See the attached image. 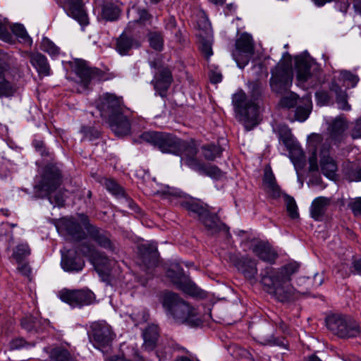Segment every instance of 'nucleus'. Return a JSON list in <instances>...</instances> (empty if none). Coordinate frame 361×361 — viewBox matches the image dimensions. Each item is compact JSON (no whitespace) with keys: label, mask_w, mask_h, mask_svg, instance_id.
Masks as SVG:
<instances>
[{"label":"nucleus","mask_w":361,"mask_h":361,"mask_svg":"<svg viewBox=\"0 0 361 361\" xmlns=\"http://www.w3.org/2000/svg\"><path fill=\"white\" fill-rule=\"evenodd\" d=\"M348 128V122L345 118L341 116L336 118L329 127V137L325 140L322 139V142L329 141V145L334 142L335 145L342 142L346 137V129Z\"/></svg>","instance_id":"nucleus-16"},{"label":"nucleus","mask_w":361,"mask_h":361,"mask_svg":"<svg viewBox=\"0 0 361 361\" xmlns=\"http://www.w3.org/2000/svg\"><path fill=\"white\" fill-rule=\"evenodd\" d=\"M132 37L123 33L116 41V50L121 55H126L133 47Z\"/></svg>","instance_id":"nucleus-42"},{"label":"nucleus","mask_w":361,"mask_h":361,"mask_svg":"<svg viewBox=\"0 0 361 361\" xmlns=\"http://www.w3.org/2000/svg\"><path fill=\"white\" fill-rule=\"evenodd\" d=\"M179 145L178 153L176 155L183 156L185 164L194 170L196 168V165H198L201 161V160L197 158L198 151L195 143L180 140Z\"/></svg>","instance_id":"nucleus-17"},{"label":"nucleus","mask_w":361,"mask_h":361,"mask_svg":"<svg viewBox=\"0 0 361 361\" xmlns=\"http://www.w3.org/2000/svg\"><path fill=\"white\" fill-rule=\"evenodd\" d=\"M51 361H78L75 355L64 346H56L49 352Z\"/></svg>","instance_id":"nucleus-34"},{"label":"nucleus","mask_w":361,"mask_h":361,"mask_svg":"<svg viewBox=\"0 0 361 361\" xmlns=\"http://www.w3.org/2000/svg\"><path fill=\"white\" fill-rule=\"evenodd\" d=\"M33 145L41 156L42 157H49L50 153L49 150L46 148L45 145L43 141L41 140H34Z\"/></svg>","instance_id":"nucleus-59"},{"label":"nucleus","mask_w":361,"mask_h":361,"mask_svg":"<svg viewBox=\"0 0 361 361\" xmlns=\"http://www.w3.org/2000/svg\"><path fill=\"white\" fill-rule=\"evenodd\" d=\"M149 42L152 48L157 51L163 49L164 39L161 32H152L149 33Z\"/></svg>","instance_id":"nucleus-47"},{"label":"nucleus","mask_w":361,"mask_h":361,"mask_svg":"<svg viewBox=\"0 0 361 361\" xmlns=\"http://www.w3.org/2000/svg\"><path fill=\"white\" fill-rule=\"evenodd\" d=\"M97 107L102 118H109L123 111L122 97L114 94H103L97 101Z\"/></svg>","instance_id":"nucleus-12"},{"label":"nucleus","mask_w":361,"mask_h":361,"mask_svg":"<svg viewBox=\"0 0 361 361\" xmlns=\"http://www.w3.org/2000/svg\"><path fill=\"white\" fill-rule=\"evenodd\" d=\"M236 267L247 279H254L257 274L255 260L247 257L239 259L236 263Z\"/></svg>","instance_id":"nucleus-32"},{"label":"nucleus","mask_w":361,"mask_h":361,"mask_svg":"<svg viewBox=\"0 0 361 361\" xmlns=\"http://www.w3.org/2000/svg\"><path fill=\"white\" fill-rule=\"evenodd\" d=\"M61 181L59 169L54 164H47L44 169L40 181L35 186V197H48L54 207H63L65 202L63 194L57 192L53 197L50 196V194L60 186Z\"/></svg>","instance_id":"nucleus-4"},{"label":"nucleus","mask_w":361,"mask_h":361,"mask_svg":"<svg viewBox=\"0 0 361 361\" xmlns=\"http://www.w3.org/2000/svg\"><path fill=\"white\" fill-rule=\"evenodd\" d=\"M350 274L361 275V258L353 257L349 271H345L344 276Z\"/></svg>","instance_id":"nucleus-55"},{"label":"nucleus","mask_w":361,"mask_h":361,"mask_svg":"<svg viewBox=\"0 0 361 361\" xmlns=\"http://www.w3.org/2000/svg\"><path fill=\"white\" fill-rule=\"evenodd\" d=\"M21 325L28 332H39L43 329L44 326L47 325V321L29 316L21 320Z\"/></svg>","instance_id":"nucleus-38"},{"label":"nucleus","mask_w":361,"mask_h":361,"mask_svg":"<svg viewBox=\"0 0 361 361\" xmlns=\"http://www.w3.org/2000/svg\"><path fill=\"white\" fill-rule=\"evenodd\" d=\"M180 204L188 212L197 214L199 219L204 215L207 209V208L194 199L180 201Z\"/></svg>","instance_id":"nucleus-40"},{"label":"nucleus","mask_w":361,"mask_h":361,"mask_svg":"<svg viewBox=\"0 0 361 361\" xmlns=\"http://www.w3.org/2000/svg\"><path fill=\"white\" fill-rule=\"evenodd\" d=\"M200 49L207 59L213 54V31L210 26L205 30H201L199 33Z\"/></svg>","instance_id":"nucleus-26"},{"label":"nucleus","mask_w":361,"mask_h":361,"mask_svg":"<svg viewBox=\"0 0 361 361\" xmlns=\"http://www.w3.org/2000/svg\"><path fill=\"white\" fill-rule=\"evenodd\" d=\"M11 30L16 37L23 40L24 42H31V39L22 24H14L11 26Z\"/></svg>","instance_id":"nucleus-49"},{"label":"nucleus","mask_w":361,"mask_h":361,"mask_svg":"<svg viewBox=\"0 0 361 361\" xmlns=\"http://www.w3.org/2000/svg\"><path fill=\"white\" fill-rule=\"evenodd\" d=\"M138 250L142 262L147 267H154L157 264L159 255L155 242L141 244L138 246Z\"/></svg>","instance_id":"nucleus-21"},{"label":"nucleus","mask_w":361,"mask_h":361,"mask_svg":"<svg viewBox=\"0 0 361 361\" xmlns=\"http://www.w3.org/2000/svg\"><path fill=\"white\" fill-rule=\"evenodd\" d=\"M60 229L73 240H80L85 238V232L81 226L73 218L63 219L61 221Z\"/></svg>","instance_id":"nucleus-22"},{"label":"nucleus","mask_w":361,"mask_h":361,"mask_svg":"<svg viewBox=\"0 0 361 361\" xmlns=\"http://www.w3.org/2000/svg\"><path fill=\"white\" fill-rule=\"evenodd\" d=\"M263 185L266 191L269 192L274 198H276L280 196V188L276 183L275 176L270 169H266L264 171Z\"/></svg>","instance_id":"nucleus-36"},{"label":"nucleus","mask_w":361,"mask_h":361,"mask_svg":"<svg viewBox=\"0 0 361 361\" xmlns=\"http://www.w3.org/2000/svg\"><path fill=\"white\" fill-rule=\"evenodd\" d=\"M253 52L252 36L246 32L241 34L235 42V50L233 52V57L240 68H243L248 63Z\"/></svg>","instance_id":"nucleus-11"},{"label":"nucleus","mask_w":361,"mask_h":361,"mask_svg":"<svg viewBox=\"0 0 361 361\" xmlns=\"http://www.w3.org/2000/svg\"><path fill=\"white\" fill-rule=\"evenodd\" d=\"M79 219L87 231L89 237L100 247L114 252L116 250L115 243L111 240L110 234L95 226L90 224L87 216L84 214H78Z\"/></svg>","instance_id":"nucleus-10"},{"label":"nucleus","mask_w":361,"mask_h":361,"mask_svg":"<svg viewBox=\"0 0 361 361\" xmlns=\"http://www.w3.org/2000/svg\"><path fill=\"white\" fill-rule=\"evenodd\" d=\"M298 99V95L293 92H290L288 95L281 98L280 104L283 107L293 108L297 104Z\"/></svg>","instance_id":"nucleus-52"},{"label":"nucleus","mask_w":361,"mask_h":361,"mask_svg":"<svg viewBox=\"0 0 361 361\" xmlns=\"http://www.w3.org/2000/svg\"><path fill=\"white\" fill-rule=\"evenodd\" d=\"M143 347L145 350H152L157 344L159 338L158 326L155 324L149 325L143 331Z\"/></svg>","instance_id":"nucleus-35"},{"label":"nucleus","mask_w":361,"mask_h":361,"mask_svg":"<svg viewBox=\"0 0 361 361\" xmlns=\"http://www.w3.org/2000/svg\"><path fill=\"white\" fill-rule=\"evenodd\" d=\"M104 186L109 192L116 195H123L122 188L113 180L106 179L104 180Z\"/></svg>","instance_id":"nucleus-56"},{"label":"nucleus","mask_w":361,"mask_h":361,"mask_svg":"<svg viewBox=\"0 0 361 361\" xmlns=\"http://www.w3.org/2000/svg\"><path fill=\"white\" fill-rule=\"evenodd\" d=\"M40 48L51 56H56L59 54V48L47 37L42 38Z\"/></svg>","instance_id":"nucleus-46"},{"label":"nucleus","mask_w":361,"mask_h":361,"mask_svg":"<svg viewBox=\"0 0 361 361\" xmlns=\"http://www.w3.org/2000/svg\"><path fill=\"white\" fill-rule=\"evenodd\" d=\"M85 265L84 261L75 256V253L68 251L66 255L62 252L61 267L66 271H81Z\"/></svg>","instance_id":"nucleus-28"},{"label":"nucleus","mask_w":361,"mask_h":361,"mask_svg":"<svg viewBox=\"0 0 361 361\" xmlns=\"http://www.w3.org/2000/svg\"><path fill=\"white\" fill-rule=\"evenodd\" d=\"M348 207L355 215H361V197L357 198L349 202Z\"/></svg>","instance_id":"nucleus-61"},{"label":"nucleus","mask_w":361,"mask_h":361,"mask_svg":"<svg viewBox=\"0 0 361 361\" xmlns=\"http://www.w3.org/2000/svg\"><path fill=\"white\" fill-rule=\"evenodd\" d=\"M94 293L89 290H63L60 292L61 300L72 307L88 305L94 300Z\"/></svg>","instance_id":"nucleus-14"},{"label":"nucleus","mask_w":361,"mask_h":361,"mask_svg":"<svg viewBox=\"0 0 361 361\" xmlns=\"http://www.w3.org/2000/svg\"><path fill=\"white\" fill-rule=\"evenodd\" d=\"M194 171L198 172L202 175L209 176L212 178L219 179L222 177L223 173L221 169L214 165L206 164L202 161L198 165H196V168Z\"/></svg>","instance_id":"nucleus-39"},{"label":"nucleus","mask_w":361,"mask_h":361,"mask_svg":"<svg viewBox=\"0 0 361 361\" xmlns=\"http://www.w3.org/2000/svg\"><path fill=\"white\" fill-rule=\"evenodd\" d=\"M81 132L84 134V137L89 140H94L98 138L100 135L99 131L92 127L83 126L81 128Z\"/></svg>","instance_id":"nucleus-57"},{"label":"nucleus","mask_w":361,"mask_h":361,"mask_svg":"<svg viewBox=\"0 0 361 361\" xmlns=\"http://www.w3.org/2000/svg\"><path fill=\"white\" fill-rule=\"evenodd\" d=\"M33 343L26 342L23 338H18L10 342V348L11 350H17L20 348H29L33 346Z\"/></svg>","instance_id":"nucleus-58"},{"label":"nucleus","mask_w":361,"mask_h":361,"mask_svg":"<svg viewBox=\"0 0 361 361\" xmlns=\"http://www.w3.org/2000/svg\"><path fill=\"white\" fill-rule=\"evenodd\" d=\"M91 327L94 345L97 348L107 347L111 343L115 335L109 324L105 322H97Z\"/></svg>","instance_id":"nucleus-15"},{"label":"nucleus","mask_w":361,"mask_h":361,"mask_svg":"<svg viewBox=\"0 0 361 361\" xmlns=\"http://www.w3.org/2000/svg\"><path fill=\"white\" fill-rule=\"evenodd\" d=\"M200 220L204 226L212 233H216L223 227L226 226V225L220 221L217 214H212L208 209L206 210L204 215L200 218Z\"/></svg>","instance_id":"nucleus-33"},{"label":"nucleus","mask_w":361,"mask_h":361,"mask_svg":"<svg viewBox=\"0 0 361 361\" xmlns=\"http://www.w3.org/2000/svg\"><path fill=\"white\" fill-rule=\"evenodd\" d=\"M209 80L212 83L216 84L221 81L222 75L220 72L211 71L209 74Z\"/></svg>","instance_id":"nucleus-62"},{"label":"nucleus","mask_w":361,"mask_h":361,"mask_svg":"<svg viewBox=\"0 0 361 361\" xmlns=\"http://www.w3.org/2000/svg\"><path fill=\"white\" fill-rule=\"evenodd\" d=\"M270 73L269 85L271 91L277 94L288 92L293 78L292 57L288 52L283 54L281 59L271 69Z\"/></svg>","instance_id":"nucleus-5"},{"label":"nucleus","mask_w":361,"mask_h":361,"mask_svg":"<svg viewBox=\"0 0 361 361\" xmlns=\"http://www.w3.org/2000/svg\"><path fill=\"white\" fill-rule=\"evenodd\" d=\"M302 105H300L296 108L295 110V118L299 121H305L309 116L312 104L309 97L302 98Z\"/></svg>","instance_id":"nucleus-41"},{"label":"nucleus","mask_w":361,"mask_h":361,"mask_svg":"<svg viewBox=\"0 0 361 361\" xmlns=\"http://www.w3.org/2000/svg\"><path fill=\"white\" fill-rule=\"evenodd\" d=\"M252 251L261 260L271 264L274 263L278 255L267 243L257 242L252 245Z\"/></svg>","instance_id":"nucleus-24"},{"label":"nucleus","mask_w":361,"mask_h":361,"mask_svg":"<svg viewBox=\"0 0 361 361\" xmlns=\"http://www.w3.org/2000/svg\"><path fill=\"white\" fill-rule=\"evenodd\" d=\"M162 304L167 313L178 323L186 324L190 326H198L202 323L197 310L176 293H166Z\"/></svg>","instance_id":"nucleus-3"},{"label":"nucleus","mask_w":361,"mask_h":361,"mask_svg":"<svg viewBox=\"0 0 361 361\" xmlns=\"http://www.w3.org/2000/svg\"><path fill=\"white\" fill-rule=\"evenodd\" d=\"M76 73L80 78L84 87H87L91 80L99 76L101 71L96 68H90L85 63L81 62L77 66Z\"/></svg>","instance_id":"nucleus-31"},{"label":"nucleus","mask_w":361,"mask_h":361,"mask_svg":"<svg viewBox=\"0 0 361 361\" xmlns=\"http://www.w3.org/2000/svg\"><path fill=\"white\" fill-rule=\"evenodd\" d=\"M142 142L149 143L159 149L162 153L176 154L180 140L176 136L164 132L147 131L140 136Z\"/></svg>","instance_id":"nucleus-8"},{"label":"nucleus","mask_w":361,"mask_h":361,"mask_svg":"<svg viewBox=\"0 0 361 361\" xmlns=\"http://www.w3.org/2000/svg\"><path fill=\"white\" fill-rule=\"evenodd\" d=\"M165 27L166 30L173 31L176 27V21L173 16L169 17L165 24Z\"/></svg>","instance_id":"nucleus-64"},{"label":"nucleus","mask_w":361,"mask_h":361,"mask_svg":"<svg viewBox=\"0 0 361 361\" xmlns=\"http://www.w3.org/2000/svg\"><path fill=\"white\" fill-rule=\"evenodd\" d=\"M300 265L291 262L279 269L267 267L261 271L260 283L269 295L281 302H288L296 298L297 293L305 294L312 288V279L300 277L298 279V286L300 289L295 288L290 281L292 276L298 271Z\"/></svg>","instance_id":"nucleus-1"},{"label":"nucleus","mask_w":361,"mask_h":361,"mask_svg":"<svg viewBox=\"0 0 361 361\" xmlns=\"http://www.w3.org/2000/svg\"><path fill=\"white\" fill-rule=\"evenodd\" d=\"M101 7V16L107 21H114L118 19L121 9L112 0H96Z\"/></svg>","instance_id":"nucleus-25"},{"label":"nucleus","mask_w":361,"mask_h":361,"mask_svg":"<svg viewBox=\"0 0 361 361\" xmlns=\"http://www.w3.org/2000/svg\"><path fill=\"white\" fill-rule=\"evenodd\" d=\"M202 156L207 161H214L216 158L221 157L223 149L219 143L203 145L201 148Z\"/></svg>","instance_id":"nucleus-37"},{"label":"nucleus","mask_w":361,"mask_h":361,"mask_svg":"<svg viewBox=\"0 0 361 361\" xmlns=\"http://www.w3.org/2000/svg\"><path fill=\"white\" fill-rule=\"evenodd\" d=\"M314 61L310 57L298 56L295 57L297 79L305 82L312 77V70L316 68Z\"/></svg>","instance_id":"nucleus-19"},{"label":"nucleus","mask_w":361,"mask_h":361,"mask_svg":"<svg viewBox=\"0 0 361 361\" xmlns=\"http://www.w3.org/2000/svg\"><path fill=\"white\" fill-rule=\"evenodd\" d=\"M232 103L247 130H251L258 124V106L253 101L248 100L243 90L233 95Z\"/></svg>","instance_id":"nucleus-7"},{"label":"nucleus","mask_w":361,"mask_h":361,"mask_svg":"<svg viewBox=\"0 0 361 361\" xmlns=\"http://www.w3.org/2000/svg\"><path fill=\"white\" fill-rule=\"evenodd\" d=\"M340 75L345 82H347L352 88H354L360 81V78L357 74L353 73L350 71L342 70L340 71Z\"/></svg>","instance_id":"nucleus-48"},{"label":"nucleus","mask_w":361,"mask_h":361,"mask_svg":"<svg viewBox=\"0 0 361 361\" xmlns=\"http://www.w3.org/2000/svg\"><path fill=\"white\" fill-rule=\"evenodd\" d=\"M30 62L37 70L40 76H48L51 73V68L47 57L41 53H32Z\"/></svg>","instance_id":"nucleus-29"},{"label":"nucleus","mask_w":361,"mask_h":361,"mask_svg":"<svg viewBox=\"0 0 361 361\" xmlns=\"http://www.w3.org/2000/svg\"><path fill=\"white\" fill-rule=\"evenodd\" d=\"M284 201L289 216L291 219H297L299 216L298 206L294 198L286 194L284 195Z\"/></svg>","instance_id":"nucleus-45"},{"label":"nucleus","mask_w":361,"mask_h":361,"mask_svg":"<svg viewBox=\"0 0 361 361\" xmlns=\"http://www.w3.org/2000/svg\"><path fill=\"white\" fill-rule=\"evenodd\" d=\"M336 103L338 108L344 111H350L351 109L350 105L348 102V95L345 92L340 90L336 95Z\"/></svg>","instance_id":"nucleus-53"},{"label":"nucleus","mask_w":361,"mask_h":361,"mask_svg":"<svg viewBox=\"0 0 361 361\" xmlns=\"http://www.w3.org/2000/svg\"><path fill=\"white\" fill-rule=\"evenodd\" d=\"M310 149L312 151L309 158L310 171L318 170L317 153L319 151L320 167L322 173L330 179H333L338 169L335 160L329 156L330 145L328 140L322 142V137L319 134H312L308 138Z\"/></svg>","instance_id":"nucleus-2"},{"label":"nucleus","mask_w":361,"mask_h":361,"mask_svg":"<svg viewBox=\"0 0 361 361\" xmlns=\"http://www.w3.org/2000/svg\"><path fill=\"white\" fill-rule=\"evenodd\" d=\"M172 81L171 72L168 68H163L154 75L152 84L159 95L161 97H165Z\"/></svg>","instance_id":"nucleus-18"},{"label":"nucleus","mask_w":361,"mask_h":361,"mask_svg":"<svg viewBox=\"0 0 361 361\" xmlns=\"http://www.w3.org/2000/svg\"><path fill=\"white\" fill-rule=\"evenodd\" d=\"M11 57L0 49V98L12 96L16 92L15 85L11 80L9 68Z\"/></svg>","instance_id":"nucleus-13"},{"label":"nucleus","mask_w":361,"mask_h":361,"mask_svg":"<svg viewBox=\"0 0 361 361\" xmlns=\"http://www.w3.org/2000/svg\"><path fill=\"white\" fill-rule=\"evenodd\" d=\"M77 252L90 259L93 264H106L107 258L102 253L96 250L92 245L87 243H82L78 247Z\"/></svg>","instance_id":"nucleus-27"},{"label":"nucleus","mask_w":361,"mask_h":361,"mask_svg":"<svg viewBox=\"0 0 361 361\" xmlns=\"http://www.w3.org/2000/svg\"><path fill=\"white\" fill-rule=\"evenodd\" d=\"M131 11L137 13L138 16V19H137L136 21H140L144 23L146 20H149L150 18V15L145 9H140L139 8L134 6L132 8Z\"/></svg>","instance_id":"nucleus-60"},{"label":"nucleus","mask_w":361,"mask_h":361,"mask_svg":"<svg viewBox=\"0 0 361 361\" xmlns=\"http://www.w3.org/2000/svg\"><path fill=\"white\" fill-rule=\"evenodd\" d=\"M30 254V249L27 244L18 245L13 253V257L17 262H20L23 258Z\"/></svg>","instance_id":"nucleus-50"},{"label":"nucleus","mask_w":361,"mask_h":361,"mask_svg":"<svg viewBox=\"0 0 361 361\" xmlns=\"http://www.w3.org/2000/svg\"><path fill=\"white\" fill-rule=\"evenodd\" d=\"M166 276L171 279L178 289L185 293L194 296L204 298L205 293L199 288L187 276L178 264H173L166 271Z\"/></svg>","instance_id":"nucleus-9"},{"label":"nucleus","mask_w":361,"mask_h":361,"mask_svg":"<svg viewBox=\"0 0 361 361\" xmlns=\"http://www.w3.org/2000/svg\"><path fill=\"white\" fill-rule=\"evenodd\" d=\"M324 282V276L322 274L316 273L312 279V283L311 284L312 288L319 287Z\"/></svg>","instance_id":"nucleus-63"},{"label":"nucleus","mask_w":361,"mask_h":361,"mask_svg":"<svg viewBox=\"0 0 361 361\" xmlns=\"http://www.w3.org/2000/svg\"><path fill=\"white\" fill-rule=\"evenodd\" d=\"M326 326L334 335L341 338L361 336V326L350 317L334 314L326 317Z\"/></svg>","instance_id":"nucleus-6"},{"label":"nucleus","mask_w":361,"mask_h":361,"mask_svg":"<svg viewBox=\"0 0 361 361\" xmlns=\"http://www.w3.org/2000/svg\"><path fill=\"white\" fill-rule=\"evenodd\" d=\"M67 14L76 20L82 26L89 24L87 15L84 10L82 0H63Z\"/></svg>","instance_id":"nucleus-20"},{"label":"nucleus","mask_w":361,"mask_h":361,"mask_svg":"<svg viewBox=\"0 0 361 361\" xmlns=\"http://www.w3.org/2000/svg\"><path fill=\"white\" fill-rule=\"evenodd\" d=\"M279 140L286 145L288 149H291L294 147V141L293 135L290 129L284 126L280 128L279 132Z\"/></svg>","instance_id":"nucleus-44"},{"label":"nucleus","mask_w":361,"mask_h":361,"mask_svg":"<svg viewBox=\"0 0 361 361\" xmlns=\"http://www.w3.org/2000/svg\"><path fill=\"white\" fill-rule=\"evenodd\" d=\"M330 199L324 197L315 198L310 207V215L316 221H322L328 206L330 204Z\"/></svg>","instance_id":"nucleus-30"},{"label":"nucleus","mask_w":361,"mask_h":361,"mask_svg":"<svg viewBox=\"0 0 361 361\" xmlns=\"http://www.w3.org/2000/svg\"><path fill=\"white\" fill-rule=\"evenodd\" d=\"M108 122L111 130L118 136L128 135L130 131V123L123 111L109 118Z\"/></svg>","instance_id":"nucleus-23"},{"label":"nucleus","mask_w":361,"mask_h":361,"mask_svg":"<svg viewBox=\"0 0 361 361\" xmlns=\"http://www.w3.org/2000/svg\"><path fill=\"white\" fill-rule=\"evenodd\" d=\"M345 176L349 181H361V164H353L345 169Z\"/></svg>","instance_id":"nucleus-43"},{"label":"nucleus","mask_w":361,"mask_h":361,"mask_svg":"<svg viewBox=\"0 0 361 361\" xmlns=\"http://www.w3.org/2000/svg\"><path fill=\"white\" fill-rule=\"evenodd\" d=\"M0 39L9 43L13 42V36L8 31V25L5 19H0Z\"/></svg>","instance_id":"nucleus-51"},{"label":"nucleus","mask_w":361,"mask_h":361,"mask_svg":"<svg viewBox=\"0 0 361 361\" xmlns=\"http://www.w3.org/2000/svg\"><path fill=\"white\" fill-rule=\"evenodd\" d=\"M350 134L353 139L361 138V116L351 123Z\"/></svg>","instance_id":"nucleus-54"}]
</instances>
